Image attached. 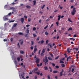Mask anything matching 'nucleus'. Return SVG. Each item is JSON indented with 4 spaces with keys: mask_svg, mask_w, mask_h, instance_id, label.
Listing matches in <instances>:
<instances>
[{
    "mask_svg": "<svg viewBox=\"0 0 79 79\" xmlns=\"http://www.w3.org/2000/svg\"><path fill=\"white\" fill-rule=\"evenodd\" d=\"M4 8L5 9L7 10H14L15 8L14 7H9L8 5H6L5 6Z\"/></svg>",
    "mask_w": 79,
    "mask_h": 79,
    "instance_id": "1",
    "label": "nucleus"
},
{
    "mask_svg": "<svg viewBox=\"0 0 79 79\" xmlns=\"http://www.w3.org/2000/svg\"><path fill=\"white\" fill-rule=\"evenodd\" d=\"M25 76V73H23L21 74L20 73H19V76L20 78H21V77L22 78H23L24 79H26L24 77V76Z\"/></svg>",
    "mask_w": 79,
    "mask_h": 79,
    "instance_id": "2",
    "label": "nucleus"
},
{
    "mask_svg": "<svg viewBox=\"0 0 79 79\" xmlns=\"http://www.w3.org/2000/svg\"><path fill=\"white\" fill-rule=\"evenodd\" d=\"M76 8H74L73 9V11L72 12V15H74V14L76 13Z\"/></svg>",
    "mask_w": 79,
    "mask_h": 79,
    "instance_id": "3",
    "label": "nucleus"
},
{
    "mask_svg": "<svg viewBox=\"0 0 79 79\" xmlns=\"http://www.w3.org/2000/svg\"><path fill=\"white\" fill-rule=\"evenodd\" d=\"M8 15L4 16V17H3V19L4 21H6V20H8V18H7V17H8Z\"/></svg>",
    "mask_w": 79,
    "mask_h": 79,
    "instance_id": "4",
    "label": "nucleus"
},
{
    "mask_svg": "<svg viewBox=\"0 0 79 79\" xmlns=\"http://www.w3.org/2000/svg\"><path fill=\"white\" fill-rule=\"evenodd\" d=\"M40 61V59L39 58H36L35 59V62L36 63H39Z\"/></svg>",
    "mask_w": 79,
    "mask_h": 79,
    "instance_id": "5",
    "label": "nucleus"
},
{
    "mask_svg": "<svg viewBox=\"0 0 79 79\" xmlns=\"http://www.w3.org/2000/svg\"><path fill=\"white\" fill-rule=\"evenodd\" d=\"M20 21H21L22 23L24 22V18H22L21 19Z\"/></svg>",
    "mask_w": 79,
    "mask_h": 79,
    "instance_id": "6",
    "label": "nucleus"
},
{
    "mask_svg": "<svg viewBox=\"0 0 79 79\" xmlns=\"http://www.w3.org/2000/svg\"><path fill=\"white\" fill-rule=\"evenodd\" d=\"M48 59L49 60H51V61L53 60V59H52V57L51 56L48 57Z\"/></svg>",
    "mask_w": 79,
    "mask_h": 79,
    "instance_id": "7",
    "label": "nucleus"
},
{
    "mask_svg": "<svg viewBox=\"0 0 79 79\" xmlns=\"http://www.w3.org/2000/svg\"><path fill=\"white\" fill-rule=\"evenodd\" d=\"M45 59L43 60V61L44 62H45V63H48V59H45Z\"/></svg>",
    "mask_w": 79,
    "mask_h": 79,
    "instance_id": "8",
    "label": "nucleus"
},
{
    "mask_svg": "<svg viewBox=\"0 0 79 79\" xmlns=\"http://www.w3.org/2000/svg\"><path fill=\"white\" fill-rule=\"evenodd\" d=\"M37 49L36 48H35L34 49V53H35L36 51H37Z\"/></svg>",
    "mask_w": 79,
    "mask_h": 79,
    "instance_id": "9",
    "label": "nucleus"
},
{
    "mask_svg": "<svg viewBox=\"0 0 79 79\" xmlns=\"http://www.w3.org/2000/svg\"><path fill=\"white\" fill-rule=\"evenodd\" d=\"M18 34L19 35H24V34L22 32H19V33H18Z\"/></svg>",
    "mask_w": 79,
    "mask_h": 79,
    "instance_id": "10",
    "label": "nucleus"
},
{
    "mask_svg": "<svg viewBox=\"0 0 79 79\" xmlns=\"http://www.w3.org/2000/svg\"><path fill=\"white\" fill-rule=\"evenodd\" d=\"M58 21H60V19H61V15H59L58 16Z\"/></svg>",
    "mask_w": 79,
    "mask_h": 79,
    "instance_id": "11",
    "label": "nucleus"
},
{
    "mask_svg": "<svg viewBox=\"0 0 79 79\" xmlns=\"http://www.w3.org/2000/svg\"><path fill=\"white\" fill-rule=\"evenodd\" d=\"M63 70H62V71L60 72V76H61L63 75Z\"/></svg>",
    "mask_w": 79,
    "mask_h": 79,
    "instance_id": "12",
    "label": "nucleus"
},
{
    "mask_svg": "<svg viewBox=\"0 0 79 79\" xmlns=\"http://www.w3.org/2000/svg\"><path fill=\"white\" fill-rule=\"evenodd\" d=\"M45 70H46V71H47L48 70V67L47 66H45L44 67Z\"/></svg>",
    "mask_w": 79,
    "mask_h": 79,
    "instance_id": "13",
    "label": "nucleus"
},
{
    "mask_svg": "<svg viewBox=\"0 0 79 79\" xmlns=\"http://www.w3.org/2000/svg\"><path fill=\"white\" fill-rule=\"evenodd\" d=\"M44 34H45V35H48V32L47 31H46L45 33Z\"/></svg>",
    "mask_w": 79,
    "mask_h": 79,
    "instance_id": "14",
    "label": "nucleus"
},
{
    "mask_svg": "<svg viewBox=\"0 0 79 79\" xmlns=\"http://www.w3.org/2000/svg\"><path fill=\"white\" fill-rule=\"evenodd\" d=\"M26 34L27 33L28 34H29V30H27L26 31Z\"/></svg>",
    "mask_w": 79,
    "mask_h": 79,
    "instance_id": "15",
    "label": "nucleus"
},
{
    "mask_svg": "<svg viewBox=\"0 0 79 79\" xmlns=\"http://www.w3.org/2000/svg\"><path fill=\"white\" fill-rule=\"evenodd\" d=\"M14 61V63L15 64V65L16 66H17V64L16 63H17V62H16V61L15 60Z\"/></svg>",
    "mask_w": 79,
    "mask_h": 79,
    "instance_id": "16",
    "label": "nucleus"
},
{
    "mask_svg": "<svg viewBox=\"0 0 79 79\" xmlns=\"http://www.w3.org/2000/svg\"><path fill=\"white\" fill-rule=\"evenodd\" d=\"M58 71L57 70H54L53 71V73H57Z\"/></svg>",
    "mask_w": 79,
    "mask_h": 79,
    "instance_id": "17",
    "label": "nucleus"
},
{
    "mask_svg": "<svg viewBox=\"0 0 79 79\" xmlns=\"http://www.w3.org/2000/svg\"><path fill=\"white\" fill-rule=\"evenodd\" d=\"M68 21H69L70 22V23H72L73 22L71 21V19L69 18L68 19Z\"/></svg>",
    "mask_w": 79,
    "mask_h": 79,
    "instance_id": "18",
    "label": "nucleus"
},
{
    "mask_svg": "<svg viewBox=\"0 0 79 79\" xmlns=\"http://www.w3.org/2000/svg\"><path fill=\"white\" fill-rule=\"evenodd\" d=\"M24 51H20V54H24Z\"/></svg>",
    "mask_w": 79,
    "mask_h": 79,
    "instance_id": "19",
    "label": "nucleus"
},
{
    "mask_svg": "<svg viewBox=\"0 0 79 79\" xmlns=\"http://www.w3.org/2000/svg\"><path fill=\"white\" fill-rule=\"evenodd\" d=\"M67 52L68 53H70L71 52L69 51V48H68L67 49Z\"/></svg>",
    "mask_w": 79,
    "mask_h": 79,
    "instance_id": "20",
    "label": "nucleus"
},
{
    "mask_svg": "<svg viewBox=\"0 0 79 79\" xmlns=\"http://www.w3.org/2000/svg\"><path fill=\"white\" fill-rule=\"evenodd\" d=\"M49 54L51 55L52 57H53V54H52V53L50 52L49 53Z\"/></svg>",
    "mask_w": 79,
    "mask_h": 79,
    "instance_id": "21",
    "label": "nucleus"
},
{
    "mask_svg": "<svg viewBox=\"0 0 79 79\" xmlns=\"http://www.w3.org/2000/svg\"><path fill=\"white\" fill-rule=\"evenodd\" d=\"M33 2H34V4H33L34 5H35V3H36V1H33Z\"/></svg>",
    "mask_w": 79,
    "mask_h": 79,
    "instance_id": "22",
    "label": "nucleus"
},
{
    "mask_svg": "<svg viewBox=\"0 0 79 79\" xmlns=\"http://www.w3.org/2000/svg\"><path fill=\"white\" fill-rule=\"evenodd\" d=\"M17 25V23H15L14 24L13 26V27H16V26Z\"/></svg>",
    "mask_w": 79,
    "mask_h": 79,
    "instance_id": "23",
    "label": "nucleus"
},
{
    "mask_svg": "<svg viewBox=\"0 0 79 79\" xmlns=\"http://www.w3.org/2000/svg\"><path fill=\"white\" fill-rule=\"evenodd\" d=\"M17 60L18 61H20V58L19 57L17 58Z\"/></svg>",
    "mask_w": 79,
    "mask_h": 79,
    "instance_id": "24",
    "label": "nucleus"
},
{
    "mask_svg": "<svg viewBox=\"0 0 79 79\" xmlns=\"http://www.w3.org/2000/svg\"><path fill=\"white\" fill-rule=\"evenodd\" d=\"M60 63H64V62L63 61H62L61 60H60Z\"/></svg>",
    "mask_w": 79,
    "mask_h": 79,
    "instance_id": "25",
    "label": "nucleus"
},
{
    "mask_svg": "<svg viewBox=\"0 0 79 79\" xmlns=\"http://www.w3.org/2000/svg\"><path fill=\"white\" fill-rule=\"evenodd\" d=\"M14 21H15V20H11L9 21L10 23H13V22H14Z\"/></svg>",
    "mask_w": 79,
    "mask_h": 79,
    "instance_id": "26",
    "label": "nucleus"
},
{
    "mask_svg": "<svg viewBox=\"0 0 79 79\" xmlns=\"http://www.w3.org/2000/svg\"><path fill=\"white\" fill-rule=\"evenodd\" d=\"M48 27V25H47L46 26V27H45L44 28V29H47V27Z\"/></svg>",
    "mask_w": 79,
    "mask_h": 79,
    "instance_id": "27",
    "label": "nucleus"
},
{
    "mask_svg": "<svg viewBox=\"0 0 79 79\" xmlns=\"http://www.w3.org/2000/svg\"><path fill=\"white\" fill-rule=\"evenodd\" d=\"M27 8H30L31 6H26Z\"/></svg>",
    "mask_w": 79,
    "mask_h": 79,
    "instance_id": "28",
    "label": "nucleus"
},
{
    "mask_svg": "<svg viewBox=\"0 0 79 79\" xmlns=\"http://www.w3.org/2000/svg\"><path fill=\"white\" fill-rule=\"evenodd\" d=\"M45 6V5H44L43 6H42L41 8L42 9H43L44 8Z\"/></svg>",
    "mask_w": 79,
    "mask_h": 79,
    "instance_id": "29",
    "label": "nucleus"
},
{
    "mask_svg": "<svg viewBox=\"0 0 79 79\" xmlns=\"http://www.w3.org/2000/svg\"><path fill=\"white\" fill-rule=\"evenodd\" d=\"M44 42V40H42L41 41V44H43Z\"/></svg>",
    "mask_w": 79,
    "mask_h": 79,
    "instance_id": "30",
    "label": "nucleus"
},
{
    "mask_svg": "<svg viewBox=\"0 0 79 79\" xmlns=\"http://www.w3.org/2000/svg\"><path fill=\"white\" fill-rule=\"evenodd\" d=\"M33 36L34 37H35L37 36V35H36L35 34H33Z\"/></svg>",
    "mask_w": 79,
    "mask_h": 79,
    "instance_id": "31",
    "label": "nucleus"
},
{
    "mask_svg": "<svg viewBox=\"0 0 79 79\" xmlns=\"http://www.w3.org/2000/svg\"><path fill=\"white\" fill-rule=\"evenodd\" d=\"M61 66H62V67H64L65 65H64V64H61Z\"/></svg>",
    "mask_w": 79,
    "mask_h": 79,
    "instance_id": "32",
    "label": "nucleus"
},
{
    "mask_svg": "<svg viewBox=\"0 0 79 79\" xmlns=\"http://www.w3.org/2000/svg\"><path fill=\"white\" fill-rule=\"evenodd\" d=\"M42 53H45V49H43L42 51Z\"/></svg>",
    "mask_w": 79,
    "mask_h": 79,
    "instance_id": "33",
    "label": "nucleus"
},
{
    "mask_svg": "<svg viewBox=\"0 0 79 79\" xmlns=\"http://www.w3.org/2000/svg\"><path fill=\"white\" fill-rule=\"evenodd\" d=\"M56 24H57V26H58V24H59V22H57L56 23Z\"/></svg>",
    "mask_w": 79,
    "mask_h": 79,
    "instance_id": "34",
    "label": "nucleus"
},
{
    "mask_svg": "<svg viewBox=\"0 0 79 79\" xmlns=\"http://www.w3.org/2000/svg\"><path fill=\"white\" fill-rule=\"evenodd\" d=\"M33 31H35L36 30V28L35 27H33Z\"/></svg>",
    "mask_w": 79,
    "mask_h": 79,
    "instance_id": "35",
    "label": "nucleus"
},
{
    "mask_svg": "<svg viewBox=\"0 0 79 79\" xmlns=\"http://www.w3.org/2000/svg\"><path fill=\"white\" fill-rule=\"evenodd\" d=\"M72 28H69L68 29V31H70L71 30H72Z\"/></svg>",
    "mask_w": 79,
    "mask_h": 79,
    "instance_id": "36",
    "label": "nucleus"
},
{
    "mask_svg": "<svg viewBox=\"0 0 79 79\" xmlns=\"http://www.w3.org/2000/svg\"><path fill=\"white\" fill-rule=\"evenodd\" d=\"M31 21V19L30 18H29L28 19V22H30Z\"/></svg>",
    "mask_w": 79,
    "mask_h": 79,
    "instance_id": "37",
    "label": "nucleus"
},
{
    "mask_svg": "<svg viewBox=\"0 0 79 79\" xmlns=\"http://www.w3.org/2000/svg\"><path fill=\"white\" fill-rule=\"evenodd\" d=\"M18 47L19 48L20 47V46H19V43H18Z\"/></svg>",
    "mask_w": 79,
    "mask_h": 79,
    "instance_id": "38",
    "label": "nucleus"
},
{
    "mask_svg": "<svg viewBox=\"0 0 79 79\" xmlns=\"http://www.w3.org/2000/svg\"><path fill=\"white\" fill-rule=\"evenodd\" d=\"M38 70V68H35V71H37Z\"/></svg>",
    "mask_w": 79,
    "mask_h": 79,
    "instance_id": "39",
    "label": "nucleus"
},
{
    "mask_svg": "<svg viewBox=\"0 0 79 79\" xmlns=\"http://www.w3.org/2000/svg\"><path fill=\"white\" fill-rule=\"evenodd\" d=\"M56 68H57V69L59 68V66H58V65L56 66Z\"/></svg>",
    "mask_w": 79,
    "mask_h": 79,
    "instance_id": "40",
    "label": "nucleus"
},
{
    "mask_svg": "<svg viewBox=\"0 0 79 79\" xmlns=\"http://www.w3.org/2000/svg\"><path fill=\"white\" fill-rule=\"evenodd\" d=\"M52 65L53 66H55V64L54 63H52Z\"/></svg>",
    "mask_w": 79,
    "mask_h": 79,
    "instance_id": "41",
    "label": "nucleus"
},
{
    "mask_svg": "<svg viewBox=\"0 0 79 79\" xmlns=\"http://www.w3.org/2000/svg\"><path fill=\"white\" fill-rule=\"evenodd\" d=\"M11 54H12V55H14V52H12V51H11Z\"/></svg>",
    "mask_w": 79,
    "mask_h": 79,
    "instance_id": "42",
    "label": "nucleus"
},
{
    "mask_svg": "<svg viewBox=\"0 0 79 79\" xmlns=\"http://www.w3.org/2000/svg\"><path fill=\"white\" fill-rule=\"evenodd\" d=\"M41 56H43V55H44V53L42 52L41 53Z\"/></svg>",
    "mask_w": 79,
    "mask_h": 79,
    "instance_id": "43",
    "label": "nucleus"
},
{
    "mask_svg": "<svg viewBox=\"0 0 79 79\" xmlns=\"http://www.w3.org/2000/svg\"><path fill=\"white\" fill-rule=\"evenodd\" d=\"M48 40H47L46 41V44H48Z\"/></svg>",
    "mask_w": 79,
    "mask_h": 79,
    "instance_id": "44",
    "label": "nucleus"
},
{
    "mask_svg": "<svg viewBox=\"0 0 79 79\" xmlns=\"http://www.w3.org/2000/svg\"><path fill=\"white\" fill-rule=\"evenodd\" d=\"M50 77L49 76H48V79H50Z\"/></svg>",
    "mask_w": 79,
    "mask_h": 79,
    "instance_id": "45",
    "label": "nucleus"
},
{
    "mask_svg": "<svg viewBox=\"0 0 79 79\" xmlns=\"http://www.w3.org/2000/svg\"><path fill=\"white\" fill-rule=\"evenodd\" d=\"M77 36V35L75 34V35H73V37H76Z\"/></svg>",
    "mask_w": 79,
    "mask_h": 79,
    "instance_id": "46",
    "label": "nucleus"
},
{
    "mask_svg": "<svg viewBox=\"0 0 79 79\" xmlns=\"http://www.w3.org/2000/svg\"><path fill=\"white\" fill-rule=\"evenodd\" d=\"M31 50H33L34 48L33 47L31 46Z\"/></svg>",
    "mask_w": 79,
    "mask_h": 79,
    "instance_id": "47",
    "label": "nucleus"
},
{
    "mask_svg": "<svg viewBox=\"0 0 79 79\" xmlns=\"http://www.w3.org/2000/svg\"><path fill=\"white\" fill-rule=\"evenodd\" d=\"M31 42L32 43L31 45H34V41H31Z\"/></svg>",
    "mask_w": 79,
    "mask_h": 79,
    "instance_id": "48",
    "label": "nucleus"
},
{
    "mask_svg": "<svg viewBox=\"0 0 79 79\" xmlns=\"http://www.w3.org/2000/svg\"><path fill=\"white\" fill-rule=\"evenodd\" d=\"M29 26H30V25H26V27H29Z\"/></svg>",
    "mask_w": 79,
    "mask_h": 79,
    "instance_id": "49",
    "label": "nucleus"
},
{
    "mask_svg": "<svg viewBox=\"0 0 79 79\" xmlns=\"http://www.w3.org/2000/svg\"><path fill=\"white\" fill-rule=\"evenodd\" d=\"M40 39V38L39 37H38V38H37L36 40H39Z\"/></svg>",
    "mask_w": 79,
    "mask_h": 79,
    "instance_id": "50",
    "label": "nucleus"
},
{
    "mask_svg": "<svg viewBox=\"0 0 79 79\" xmlns=\"http://www.w3.org/2000/svg\"><path fill=\"white\" fill-rule=\"evenodd\" d=\"M74 71V69H72V72H73Z\"/></svg>",
    "mask_w": 79,
    "mask_h": 79,
    "instance_id": "51",
    "label": "nucleus"
},
{
    "mask_svg": "<svg viewBox=\"0 0 79 79\" xmlns=\"http://www.w3.org/2000/svg\"><path fill=\"white\" fill-rule=\"evenodd\" d=\"M75 50L76 51H78L79 49L78 48H75Z\"/></svg>",
    "mask_w": 79,
    "mask_h": 79,
    "instance_id": "52",
    "label": "nucleus"
},
{
    "mask_svg": "<svg viewBox=\"0 0 79 79\" xmlns=\"http://www.w3.org/2000/svg\"><path fill=\"white\" fill-rule=\"evenodd\" d=\"M36 73L38 75H39V74H40V73L39 72H37Z\"/></svg>",
    "mask_w": 79,
    "mask_h": 79,
    "instance_id": "53",
    "label": "nucleus"
},
{
    "mask_svg": "<svg viewBox=\"0 0 79 79\" xmlns=\"http://www.w3.org/2000/svg\"><path fill=\"white\" fill-rule=\"evenodd\" d=\"M74 8V6H71V8Z\"/></svg>",
    "mask_w": 79,
    "mask_h": 79,
    "instance_id": "54",
    "label": "nucleus"
},
{
    "mask_svg": "<svg viewBox=\"0 0 79 79\" xmlns=\"http://www.w3.org/2000/svg\"><path fill=\"white\" fill-rule=\"evenodd\" d=\"M50 72L51 73H52V69H51L50 70Z\"/></svg>",
    "mask_w": 79,
    "mask_h": 79,
    "instance_id": "55",
    "label": "nucleus"
},
{
    "mask_svg": "<svg viewBox=\"0 0 79 79\" xmlns=\"http://www.w3.org/2000/svg\"><path fill=\"white\" fill-rule=\"evenodd\" d=\"M4 41L5 42H5H6V41H7V39H4Z\"/></svg>",
    "mask_w": 79,
    "mask_h": 79,
    "instance_id": "56",
    "label": "nucleus"
},
{
    "mask_svg": "<svg viewBox=\"0 0 79 79\" xmlns=\"http://www.w3.org/2000/svg\"><path fill=\"white\" fill-rule=\"evenodd\" d=\"M21 44H23V41H22L21 42Z\"/></svg>",
    "mask_w": 79,
    "mask_h": 79,
    "instance_id": "57",
    "label": "nucleus"
},
{
    "mask_svg": "<svg viewBox=\"0 0 79 79\" xmlns=\"http://www.w3.org/2000/svg\"><path fill=\"white\" fill-rule=\"evenodd\" d=\"M40 51H41V50H40L39 51V55H40Z\"/></svg>",
    "mask_w": 79,
    "mask_h": 79,
    "instance_id": "58",
    "label": "nucleus"
},
{
    "mask_svg": "<svg viewBox=\"0 0 79 79\" xmlns=\"http://www.w3.org/2000/svg\"><path fill=\"white\" fill-rule=\"evenodd\" d=\"M53 26V24H52L50 28H51V27H52Z\"/></svg>",
    "mask_w": 79,
    "mask_h": 79,
    "instance_id": "59",
    "label": "nucleus"
},
{
    "mask_svg": "<svg viewBox=\"0 0 79 79\" xmlns=\"http://www.w3.org/2000/svg\"><path fill=\"white\" fill-rule=\"evenodd\" d=\"M11 14V13H9L8 14V15L9 16H10Z\"/></svg>",
    "mask_w": 79,
    "mask_h": 79,
    "instance_id": "60",
    "label": "nucleus"
},
{
    "mask_svg": "<svg viewBox=\"0 0 79 79\" xmlns=\"http://www.w3.org/2000/svg\"><path fill=\"white\" fill-rule=\"evenodd\" d=\"M45 59H47V56H45Z\"/></svg>",
    "mask_w": 79,
    "mask_h": 79,
    "instance_id": "61",
    "label": "nucleus"
},
{
    "mask_svg": "<svg viewBox=\"0 0 79 79\" xmlns=\"http://www.w3.org/2000/svg\"><path fill=\"white\" fill-rule=\"evenodd\" d=\"M24 18H27V17L26 16H24Z\"/></svg>",
    "mask_w": 79,
    "mask_h": 79,
    "instance_id": "62",
    "label": "nucleus"
},
{
    "mask_svg": "<svg viewBox=\"0 0 79 79\" xmlns=\"http://www.w3.org/2000/svg\"><path fill=\"white\" fill-rule=\"evenodd\" d=\"M61 60H64V58L61 59Z\"/></svg>",
    "mask_w": 79,
    "mask_h": 79,
    "instance_id": "63",
    "label": "nucleus"
},
{
    "mask_svg": "<svg viewBox=\"0 0 79 79\" xmlns=\"http://www.w3.org/2000/svg\"><path fill=\"white\" fill-rule=\"evenodd\" d=\"M70 2H74V0H71Z\"/></svg>",
    "mask_w": 79,
    "mask_h": 79,
    "instance_id": "64",
    "label": "nucleus"
}]
</instances>
